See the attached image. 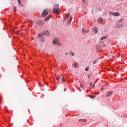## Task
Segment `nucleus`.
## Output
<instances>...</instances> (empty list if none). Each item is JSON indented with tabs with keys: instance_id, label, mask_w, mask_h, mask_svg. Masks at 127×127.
<instances>
[{
	"instance_id": "16",
	"label": "nucleus",
	"mask_w": 127,
	"mask_h": 127,
	"mask_svg": "<svg viewBox=\"0 0 127 127\" xmlns=\"http://www.w3.org/2000/svg\"><path fill=\"white\" fill-rule=\"evenodd\" d=\"M62 82H66V79L64 78H62Z\"/></svg>"
},
{
	"instance_id": "17",
	"label": "nucleus",
	"mask_w": 127,
	"mask_h": 127,
	"mask_svg": "<svg viewBox=\"0 0 127 127\" xmlns=\"http://www.w3.org/2000/svg\"><path fill=\"white\" fill-rule=\"evenodd\" d=\"M79 122H81V121H83V122H86V119H79Z\"/></svg>"
},
{
	"instance_id": "28",
	"label": "nucleus",
	"mask_w": 127,
	"mask_h": 127,
	"mask_svg": "<svg viewBox=\"0 0 127 127\" xmlns=\"http://www.w3.org/2000/svg\"><path fill=\"white\" fill-rule=\"evenodd\" d=\"M82 1H83V2H85V1H86V0H81Z\"/></svg>"
},
{
	"instance_id": "3",
	"label": "nucleus",
	"mask_w": 127,
	"mask_h": 127,
	"mask_svg": "<svg viewBox=\"0 0 127 127\" xmlns=\"http://www.w3.org/2000/svg\"><path fill=\"white\" fill-rule=\"evenodd\" d=\"M47 14H48V11H47V10H44L42 13V17H45Z\"/></svg>"
},
{
	"instance_id": "20",
	"label": "nucleus",
	"mask_w": 127,
	"mask_h": 127,
	"mask_svg": "<svg viewBox=\"0 0 127 127\" xmlns=\"http://www.w3.org/2000/svg\"><path fill=\"white\" fill-rule=\"evenodd\" d=\"M105 85H102V88H101V91H103L104 90V87H105Z\"/></svg>"
},
{
	"instance_id": "31",
	"label": "nucleus",
	"mask_w": 127,
	"mask_h": 127,
	"mask_svg": "<svg viewBox=\"0 0 127 127\" xmlns=\"http://www.w3.org/2000/svg\"><path fill=\"white\" fill-rule=\"evenodd\" d=\"M20 31H18V34L20 32Z\"/></svg>"
},
{
	"instance_id": "14",
	"label": "nucleus",
	"mask_w": 127,
	"mask_h": 127,
	"mask_svg": "<svg viewBox=\"0 0 127 127\" xmlns=\"http://www.w3.org/2000/svg\"><path fill=\"white\" fill-rule=\"evenodd\" d=\"M69 18V14H67L65 16V20H67V19H68V18Z\"/></svg>"
},
{
	"instance_id": "5",
	"label": "nucleus",
	"mask_w": 127,
	"mask_h": 127,
	"mask_svg": "<svg viewBox=\"0 0 127 127\" xmlns=\"http://www.w3.org/2000/svg\"><path fill=\"white\" fill-rule=\"evenodd\" d=\"M97 21L98 23H102L103 22V18H99L98 19Z\"/></svg>"
},
{
	"instance_id": "8",
	"label": "nucleus",
	"mask_w": 127,
	"mask_h": 127,
	"mask_svg": "<svg viewBox=\"0 0 127 127\" xmlns=\"http://www.w3.org/2000/svg\"><path fill=\"white\" fill-rule=\"evenodd\" d=\"M94 32H95V33L97 34V33H98V28H97L96 27L94 28Z\"/></svg>"
},
{
	"instance_id": "27",
	"label": "nucleus",
	"mask_w": 127,
	"mask_h": 127,
	"mask_svg": "<svg viewBox=\"0 0 127 127\" xmlns=\"http://www.w3.org/2000/svg\"><path fill=\"white\" fill-rule=\"evenodd\" d=\"M90 86H93V83H90Z\"/></svg>"
},
{
	"instance_id": "18",
	"label": "nucleus",
	"mask_w": 127,
	"mask_h": 127,
	"mask_svg": "<svg viewBox=\"0 0 127 127\" xmlns=\"http://www.w3.org/2000/svg\"><path fill=\"white\" fill-rule=\"evenodd\" d=\"M70 54L72 55V56H74L75 55V53H74L73 52H70Z\"/></svg>"
},
{
	"instance_id": "7",
	"label": "nucleus",
	"mask_w": 127,
	"mask_h": 127,
	"mask_svg": "<svg viewBox=\"0 0 127 127\" xmlns=\"http://www.w3.org/2000/svg\"><path fill=\"white\" fill-rule=\"evenodd\" d=\"M73 19V17H71L70 19H69L67 22V24H71V23L72 22V20Z\"/></svg>"
},
{
	"instance_id": "23",
	"label": "nucleus",
	"mask_w": 127,
	"mask_h": 127,
	"mask_svg": "<svg viewBox=\"0 0 127 127\" xmlns=\"http://www.w3.org/2000/svg\"><path fill=\"white\" fill-rule=\"evenodd\" d=\"M80 87H81V88H84V86L83 85V84L82 83H80Z\"/></svg>"
},
{
	"instance_id": "25",
	"label": "nucleus",
	"mask_w": 127,
	"mask_h": 127,
	"mask_svg": "<svg viewBox=\"0 0 127 127\" xmlns=\"http://www.w3.org/2000/svg\"><path fill=\"white\" fill-rule=\"evenodd\" d=\"M122 21H123V19L119 20V22H122Z\"/></svg>"
},
{
	"instance_id": "32",
	"label": "nucleus",
	"mask_w": 127,
	"mask_h": 127,
	"mask_svg": "<svg viewBox=\"0 0 127 127\" xmlns=\"http://www.w3.org/2000/svg\"><path fill=\"white\" fill-rule=\"evenodd\" d=\"M103 46H105V45H104Z\"/></svg>"
},
{
	"instance_id": "24",
	"label": "nucleus",
	"mask_w": 127,
	"mask_h": 127,
	"mask_svg": "<svg viewBox=\"0 0 127 127\" xmlns=\"http://www.w3.org/2000/svg\"><path fill=\"white\" fill-rule=\"evenodd\" d=\"M13 10H14V11H16V7H14Z\"/></svg>"
},
{
	"instance_id": "6",
	"label": "nucleus",
	"mask_w": 127,
	"mask_h": 127,
	"mask_svg": "<svg viewBox=\"0 0 127 127\" xmlns=\"http://www.w3.org/2000/svg\"><path fill=\"white\" fill-rule=\"evenodd\" d=\"M53 43L54 44H57L58 43V39H55L53 41Z\"/></svg>"
},
{
	"instance_id": "33",
	"label": "nucleus",
	"mask_w": 127,
	"mask_h": 127,
	"mask_svg": "<svg viewBox=\"0 0 127 127\" xmlns=\"http://www.w3.org/2000/svg\"><path fill=\"white\" fill-rule=\"evenodd\" d=\"M93 86H95V84H94Z\"/></svg>"
},
{
	"instance_id": "13",
	"label": "nucleus",
	"mask_w": 127,
	"mask_h": 127,
	"mask_svg": "<svg viewBox=\"0 0 127 127\" xmlns=\"http://www.w3.org/2000/svg\"><path fill=\"white\" fill-rule=\"evenodd\" d=\"M107 37H108V36H103V37L101 39V41H103V39H106V38H107Z\"/></svg>"
},
{
	"instance_id": "9",
	"label": "nucleus",
	"mask_w": 127,
	"mask_h": 127,
	"mask_svg": "<svg viewBox=\"0 0 127 127\" xmlns=\"http://www.w3.org/2000/svg\"><path fill=\"white\" fill-rule=\"evenodd\" d=\"M78 66H79V64L77 63H75L73 64V67H74V68H77V67H78Z\"/></svg>"
},
{
	"instance_id": "26",
	"label": "nucleus",
	"mask_w": 127,
	"mask_h": 127,
	"mask_svg": "<svg viewBox=\"0 0 127 127\" xmlns=\"http://www.w3.org/2000/svg\"><path fill=\"white\" fill-rule=\"evenodd\" d=\"M85 71H89V68H86V69H85Z\"/></svg>"
},
{
	"instance_id": "19",
	"label": "nucleus",
	"mask_w": 127,
	"mask_h": 127,
	"mask_svg": "<svg viewBox=\"0 0 127 127\" xmlns=\"http://www.w3.org/2000/svg\"><path fill=\"white\" fill-rule=\"evenodd\" d=\"M18 3L20 5L21 4V1L20 0H18Z\"/></svg>"
},
{
	"instance_id": "21",
	"label": "nucleus",
	"mask_w": 127,
	"mask_h": 127,
	"mask_svg": "<svg viewBox=\"0 0 127 127\" xmlns=\"http://www.w3.org/2000/svg\"><path fill=\"white\" fill-rule=\"evenodd\" d=\"M42 35H43L42 34H39L38 36V37H42Z\"/></svg>"
},
{
	"instance_id": "12",
	"label": "nucleus",
	"mask_w": 127,
	"mask_h": 127,
	"mask_svg": "<svg viewBox=\"0 0 127 127\" xmlns=\"http://www.w3.org/2000/svg\"><path fill=\"white\" fill-rule=\"evenodd\" d=\"M45 34L47 36H49V32H48V31H46V32H45Z\"/></svg>"
},
{
	"instance_id": "2",
	"label": "nucleus",
	"mask_w": 127,
	"mask_h": 127,
	"mask_svg": "<svg viewBox=\"0 0 127 127\" xmlns=\"http://www.w3.org/2000/svg\"><path fill=\"white\" fill-rule=\"evenodd\" d=\"M109 14L111 15H113V16H119L120 15V13L110 12Z\"/></svg>"
},
{
	"instance_id": "15",
	"label": "nucleus",
	"mask_w": 127,
	"mask_h": 127,
	"mask_svg": "<svg viewBox=\"0 0 127 127\" xmlns=\"http://www.w3.org/2000/svg\"><path fill=\"white\" fill-rule=\"evenodd\" d=\"M56 78H57V80H58V81H59V80L60 79V76L57 75Z\"/></svg>"
},
{
	"instance_id": "4",
	"label": "nucleus",
	"mask_w": 127,
	"mask_h": 127,
	"mask_svg": "<svg viewBox=\"0 0 127 127\" xmlns=\"http://www.w3.org/2000/svg\"><path fill=\"white\" fill-rule=\"evenodd\" d=\"M106 97H111L113 95V91H108L106 92Z\"/></svg>"
},
{
	"instance_id": "1",
	"label": "nucleus",
	"mask_w": 127,
	"mask_h": 127,
	"mask_svg": "<svg viewBox=\"0 0 127 127\" xmlns=\"http://www.w3.org/2000/svg\"><path fill=\"white\" fill-rule=\"evenodd\" d=\"M53 11L54 13H56V14H59L60 13V12H59V5H55L53 8Z\"/></svg>"
},
{
	"instance_id": "11",
	"label": "nucleus",
	"mask_w": 127,
	"mask_h": 127,
	"mask_svg": "<svg viewBox=\"0 0 127 127\" xmlns=\"http://www.w3.org/2000/svg\"><path fill=\"white\" fill-rule=\"evenodd\" d=\"M50 16H48L46 18L45 21H48L49 20V19L50 18Z\"/></svg>"
},
{
	"instance_id": "30",
	"label": "nucleus",
	"mask_w": 127,
	"mask_h": 127,
	"mask_svg": "<svg viewBox=\"0 0 127 127\" xmlns=\"http://www.w3.org/2000/svg\"><path fill=\"white\" fill-rule=\"evenodd\" d=\"M66 55H68V54H69L68 53H66Z\"/></svg>"
},
{
	"instance_id": "22",
	"label": "nucleus",
	"mask_w": 127,
	"mask_h": 127,
	"mask_svg": "<svg viewBox=\"0 0 127 127\" xmlns=\"http://www.w3.org/2000/svg\"><path fill=\"white\" fill-rule=\"evenodd\" d=\"M96 63H97V60H94L93 62V64H96Z\"/></svg>"
},
{
	"instance_id": "29",
	"label": "nucleus",
	"mask_w": 127,
	"mask_h": 127,
	"mask_svg": "<svg viewBox=\"0 0 127 127\" xmlns=\"http://www.w3.org/2000/svg\"><path fill=\"white\" fill-rule=\"evenodd\" d=\"M82 31H83V32H84L85 31V30L84 29H83Z\"/></svg>"
},
{
	"instance_id": "10",
	"label": "nucleus",
	"mask_w": 127,
	"mask_h": 127,
	"mask_svg": "<svg viewBox=\"0 0 127 127\" xmlns=\"http://www.w3.org/2000/svg\"><path fill=\"white\" fill-rule=\"evenodd\" d=\"M38 23L39 24V25H42V24H43V22L42 21H39Z\"/></svg>"
}]
</instances>
